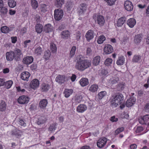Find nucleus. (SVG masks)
<instances>
[{
  "instance_id": "49",
  "label": "nucleus",
  "mask_w": 149,
  "mask_h": 149,
  "mask_svg": "<svg viewBox=\"0 0 149 149\" xmlns=\"http://www.w3.org/2000/svg\"><path fill=\"white\" fill-rule=\"evenodd\" d=\"M56 124L55 123L52 124L48 128V130L49 131L52 132L54 131L56 128Z\"/></svg>"
},
{
  "instance_id": "54",
  "label": "nucleus",
  "mask_w": 149,
  "mask_h": 149,
  "mask_svg": "<svg viewBox=\"0 0 149 149\" xmlns=\"http://www.w3.org/2000/svg\"><path fill=\"white\" fill-rule=\"evenodd\" d=\"M124 130L123 127H121L117 129L115 132V134L117 135Z\"/></svg>"
},
{
  "instance_id": "4",
  "label": "nucleus",
  "mask_w": 149,
  "mask_h": 149,
  "mask_svg": "<svg viewBox=\"0 0 149 149\" xmlns=\"http://www.w3.org/2000/svg\"><path fill=\"white\" fill-rule=\"evenodd\" d=\"M39 85V81L37 79H34L32 80L29 84L30 86L32 89H35L38 87Z\"/></svg>"
},
{
  "instance_id": "50",
  "label": "nucleus",
  "mask_w": 149,
  "mask_h": 149,
  "mask_svg": "<svg viewBox=\"0 0 149 149\" xmlns=\"http://www.w3.org/2000/svg\"><path fill=\"white\" fill-rule=\"evenodd\" d=\"M13 82L11 80L8 81L5 83V86L7 89H9L11 86Z\"/></svg>"
},
{
  "instance_id": "27",
  "label": "nucleus",
  "mask_w": 149,
  "mask_h": 149,
  "mask_svg": "<svg viewBox=\"0 0 149 149\" xmlns=\"http://www.w3.org/2000/svg\"><path fill=\"white\" fill-rule=\"evenodd\" d=\"M126 21L125 17H121L118 19L116 24L118 26H121Z\"/></svg>"
},
{
  "instance_id": "25",
  "label": "nucleus",
  "mask_w": 149,
  "mask_h": 149,
  "mask_svg": "<svg viewBox=\"0 0 149 149\" xmlns=\"http://www.w3.org/2000/svg\"><path fill=\"white\" fill-rule=\"evenodd\" d=\"M80 84L81 85L84 87L88 84V81L87 79L86 78H82L79 81Z\"/></svg>"
},
{
  "instance_id": "18",
  "label": "nucleus",
  "mask_w": 149,
  "mask_h": 149,
  "mask_svg": "<svg viewBox=\"0 0 149 149\" xmlns=\"http://www.w3.org/2000/svg\"><path fill=\"white\" fill-rule=\"evenodd\" d=\"M87 107L86 105L84 104H80L77 107V111L79 113H83L86 111Z\"/></svg>"
},
{
  "instance_id": "51",
  "label": "nucleus",
  "mask_w": 149,
  "mask_h": 149,
  "mask_svg": "<svg viewBox=\"0 0 149 149\" xmlns=\"http://www.w3.org/2000/svg\"><path fill=\"white\" fill-rule=\"evenodd\" d=\"M106 94L105 91H102L98 94V97L100 99H101Z\"/></svg>"
},
{
  "instance_id": "47",
  "label": "nucleus",
  "mask_w": 149,
  "mask_h": 149,
  "mask_svg": "<svg viewBox=\"0 0 149 149\" xmlns=\"http://www.w3.org/2000/svg\"><path fill=\"white\" fill-rule=\"evenodd\" d=\"M107 3V5L109 6H112L115 4L116 0H104Z\"/></svg>"
},
{
  "instance_id": "23",
  "label": "nucleus",
  "mask_w": 149,
  "mask_h": 149,
  "mask_svg": "<svg viewBox=\"0 0 149 149\" xmlns=\"http://www.w3.org/2000/svg\"><path fill=\"white\" fill-rule=\"evenodd\" d=\"M53 27L51 24H46L44 27V31L46 33H49L53 31Z\"/></svg>"
},
{
  "instance_id": "28",
  "label": "nucleus",
  "mask_w": 149,
  "mask_h": 149,
  "mask_svg": "<svg viewBox=\"0 0 149 149\" xmlns=\"http://www.w3.org/2000/svg\"><path fill=\"white\" fill-rule=\"evenodd\" d=\"M70 33L68 31H63L61 34L62 38L63 39H67L70 37Z\"/></svg>"
},
{
  "instance_id": "44",
  "label": "nucleus",
  "mask_w": 149,
  "mask_h": 149,
  "mask_svg": "<svg viewBox=\"0 0 149 149\" xmlns=\"http://www.w3.org/2000/svg\"><path fill=\"white\" fill-rule=\"evenodd\" d=\"M0 13L2 15H4L7 14L8 12L7 8L3 6L0 8Z\"/></svg>"
},
{
  "instance_id": "21",
  "label": "nucleus",
  "mask_w": 149,
  "mask_h": 149,
  "mask_svg": "<svg viewBox=\"0 0 149 149\" xmlns=\"http://www.w3.org/2000/svg\"><path fill=\"white\" fill-rule=\"evenodd\" d=\"M86 4L85 3H83L80 4L78 11L79 14H82L86 10Z\"/></svg>"
},
{
  "instance_id": "42",
  "label": "nucleus",
  "mask_w": 149,
  "mask_h": 149,
  "mask_svg": "<svg viewBox=\"0 0 149 149\" xmlns=\"http://www.w3.org/2000/svg\"><path fill=\"white\" fill-rule=\"evenodd\" d=\"M76 49V47L75 46H73L72 47L70 53V57H72L74 55Z\"/></svg>"
},
{
  "instance_id": "60",
  "label": "nucleus",
  "mask_w": 149,
  "mask_h": 149,
  "mask_svg": "<svg viewBox=\"0 0 149 149\" xmlns=\"http://www.w3.org/2000/svg\"><path fill=\"white\" fill-rule=\"evenodd\" d=\"M144 109L146 111L149 112V103L146 104L144 107Z\"/></svg>"
},
{
  "instance_id": "16",
  "label": "nucleus",
  "mask_w": 149,
  "mask_h": 149,
  "mask_svg": "<svg viewBox=\"0 0 149 149\" xmlns=\"http://www.w3.org/2000/svg\"><path fill=\"white\" fill-rule=\"evenodd\" d=\"M104 52L106 54H109L111 53L113 51V49L111 45H107L105 46L104 48Z\"/></svg>"
},
{
  "instance_id": "7",
  "label": "nucleus",
  "mask_w": 149,
  "mask_h": 149,
  "mask_svg": "<svg viewBox=\"0 0 149 149\" xmlns=\"http://www.w3.org/2000/svg\"><path fill=\"white\" fill-rule=\"evenodd\" d=\"M14 53L15 59L17 61L21 60V56L22 55L21 51L19 49H16L13 51Z\"/></svg>"
},
{
  "instance_id": "35",
  "label": "nucleus",
  "mask_w": 149,
  "mask_h": 149,
  "mask_svg": "<svg viewBox=\"0 0 149 149\" xmlns=\"http://www.w3.org/2000/svg\"><path fill=\"white\" fill-rule=\"evenodd\" d=\"M8 4L10 7L13 8L16 6V3L14 0H8Z\"/></svg>"
},
{
  "instance_id": "48",
  "label": "nucleus",
  "mask_w": 149,
  "mask_h": 149,
  "mask_svg": "<svg viewBox=\"0 0 149 149\" xmlns=\"http://www.w3.org/2000/svg\"><path fill=\"white\" fill-rule=\"evenodd\" d=\"M51 55V53L50 51L47 50L45 52L44 57L45 59H47L50 57Z\"/></svg>"
},
{
  "instance_id": "52",
  "label": "nucleus",
  "mask_w": 149,
  "mask_h": 149,
  "mask_svg": "<svg viewBox=\"0 0 149 149\" xmlns=\"http://www.w3.org/2000/svg\"><path fill=\"white\" fill-rule=\"evenodd\" d=\"M112 60L110 58H107L104 62L105 64L107 66H109L112 63Z\"/></svg>"
},
{
  "instance_id": "11",
  "label": "nucleus",
  "mask_w": 149,
  "mask_h": 149,
  "mask_svg": "<svg viewBox=\"0 0 149 149\" xmlns=\"http://www.w3.org/2000/svg\"><path fill=\"white\" fill-rule=\"evenodd\" d=\"M48 104V101L47 99H45L42 100L39 104V107L40 109H45Z\"/></svg>"
},
{
  "instance_id": "15",
  "label": "nucleus",
  "mask_w": 149,
  "mask_h": 149,
  "mask_svg": "<svg viewBox=\"0 0 149 149\" xmlns=\"http://www.w3.org/2000/svg\"><path fill=\"white\" fill-rule=\"evenodd\" d=\"M30 76V74L28 72H23L21 75V79L24 80L28 81Z\"/></svg>"
},
{
  "instance_id": "63",
  "label": "nucleus",
  "mask_w": 149,
  "mask_h": 149,
  "mask_svg": "<svg viewBox=\"0 0 149 149\" xmlns=\"http://www.w3.org/2000/svg\"><path fill=\"white\" fill-rule=\"evenodd\" d=\"M19 124L22 126H24L25 125V123L24 120L22 119H20L19 120Z\"/></svg>"
},
{
  "instance_id": "13",
  "label": "nucleus",
  "mask_w": 149,
  "mask_h": 149,
  "mask_svg": "<svg viewBox=\"0 0 149 149\" xmlns=\"http://www.w3.org/2000/svg\"><path fill=\"white\" fill-rule=\"evenodd\" d=\"M33 60V57L27 56L24 58L23 60V62L24 64L28 65L32 63Z\"/></svg>"
},
{
  "instance_id": "46",
  "label": "nucleus",
  "mask_w": 149,
  "mask_h": 149,
  "mask_svg": "<svg viewBox=\"0 0 149 149\" xmlns=\"http://www.w3.org/2000/svg\"><path fill=\"white\" fill-rule=\"evenodd\" d=\"M141 56L139 55H134L132 59L134 62H138L141 59Z\"/></svg>"
},
{
  "instance_id": "5",
  "label": "nucleus",
  "mask_w": 149,
  "mask_h": 149,
  "mask_svg": "<svg viewBox=\"0 0 149 149\" xmlns=\"http://www.w3.org/2000/svg\"><path fill=\"white\" fill-rule=\"evenodd\" d=\"M29 101L28 97L22 95L19 97L18 99V102L20 104H26Z\"/></svg>"
},
{
  "instance_id": "14",
  "label": "nucleus",
  "mask_w": 149,
  "mask_h": 149,
  "mask_svg": "<svg viewBox=\"0 0 149 149\" xmlns=\"http://www.w3.org/2000/svg\"><path fill=\"white\" fill-rule=\"evenodd\" d=\"M143 38L142 34H138L135 36L134 38V42L135 44L139 45L141 42Z\"/></svg>"
},
{
  "instance_id": "1",
  "label": "nucleus",
  "mask_w": 149,
  "mask_h": 149,
  "mask_svg": "<svg viewBox=\"0 0 149 149\" xmlns=\"http://www.w3.org/2000/svg\"><path fill=\"white\" fill-rule=\"evenodd\" d=\"M111 106L113 107H116L124 102L123 96L121 94L118 93L112 96L110 100Z\"/></svg>"
},
{
  "instance_id": "12",
  "label": "nucleus",
  "mask_w": 149,
  "mask_h": 149,
  "mask_svg": "<svg viewBox=\"0 0 149 149\" xmlns=\"http://www.w3.org/2000/svg\"><path fill=\"white\" fill-rule=\"evenodd\" d=\"M6 57L7 60L8 61H12L15 59V56L13 51H10L7 52L6 54Z\"/></svg>"
},
{
  "instance_id": "32",
  "label": "nucleus",
  "mask_w": 149,
  "mask_h": 149,
  "mask_svg": "<svg viewBox=\"0 0 149 149\" xmlns=\"http://www.w3.org/2000/svg\"><path fill=\"white\" fill-rule=\"evenodd\" d=\"M72 90L71 89H65L63 93L65 96L68 97L72 93Z\"/></svg>"
},
{
  "instance_id": "53",
  "label": "nucleus",
  "mask_w": 149,
  "mask_h": 149,
  "mask_svg": "<svg viewBox=\"0 0 149 149\" xmlns=\"http://www.w3.org/2000/svg\"><path fill=\"white\" fill-rule=\"evenodd\" d=\"M1 30L2 32L6 33L8 32V28L6 26H3L1 27Z\"/></svg>"
},
{
  "instance_id": "31",
  "label": "nucleus",
  "mask_w": 149,
  "mask_h": 149,
  "mask_svg": "<svg viewBox=\"0 0 149 149\" xmlns=\"http://www.w3.org/2000/svg\"><path fill=\"white\" fill-rule=\"evenodd\" d=\"M64 3V0H56L55 2V5L58 8H60Z\"/></svg>"
},
{
  "instance_id": "41",
  "label": "nucleus",
  "mask_w": 149,
  "mask_h": 149,
  "mask_svg": "<svg viewBox=\"0 0 149 149\" xmlns=\"http://www.w3.org/2000/svg\"><path fill=\"white\" fill-rule=\"evenodd\" d=\"M31 5L33 9H36L38 6L37 1L35 0H31Z\"/></svg>"
},
{
  "instance_id": "34",
  "label": "nucleus",
  "mask_w": 149,
  "mask_h": 149,
  "mask_svg": "<svg viewBox=\"0 0 149 149\" xmlns=\"http://www.w3.org/2000/svg\"><path fill=\"white\" fill-rule=\"evenodd\" d=\"M100 56H97L95 57L93 59V63L94 65H98L100 62Z\"/></svg>"
},
{
  "instance_id": "6",
  "label": "nucleus",
  "mask_w": 149,
  "mask_h": 149,
  "mask_svg": "<svg viewBox=\"0 0 149 149\" xmlns=\"http://www.w3.org/2000/svg\"><path fill=\"white\" fill-rule=\"evenodd\" d=\"M107 141V139L104 137L102 139H100L97 141V147L102 148L106 144Z\"/></svg>"
},
{
  "instance_id": "30",
  "label": "nucleus",
  "mask_w": 149,
  "mask_h": 149,
  "mask_svg": "<svg viewBox=\"0 0 149 149\" xmlns=\"http://www.w3.org/2000/svg\"><path fill=\"white\" fill-rule=\"evenodd\" d=\"M82 96L80 95H76L74 100V103L77 104L80 103L82 99Z\"/></svg>"
},
{
  "instance_id": "17",
  "label": "nucleus",
  "mask_w": 149,
  "mask_h": 149,
  "mask_svg": "<svg viewBox=\"0 0 149 149\" xmlns=\"http://www.w3.org/2000/svg\"><path fill=\"white\" fill-rule=\"evenodd\" d=\"M65 76L63 75H58L56 77V81L60 84L63 83L65 81Z\"/></svg>"
},
{
  "instance_id": "20",
  "label": "nucleus",
  "mask_w": 149,
  "mask_h": 149,
  "mask_svg": "<svg viewBox=\"0 0 149 149\" xmlns=\"http://www.w3.org/2000/svg\"><path fill=\"white\" fill-rule=\"evenodd\" d=\"M135 101V99L134 97H131L127 100L126 105L128 107H130L134 104Z\"/></svg>"
},
{
  "instance_id": "58",
  "label": "nucleus",
  "mask_w": 149,
  "mask_h": 149,
  "mask_svg": "<svg viewBox=\"0 0 149 149\" xmlns=\"http://www.w3.org/2000/svg\"><path fill=\"white\" fill-rule=\"evenodd\" d=\"M73 6V3L71 2H69L67 3V6L68 9H70L71 8H72Z\"/></svg>"
},
{
  "instance_id": "8",
  "label": "nucleus",
  "mask_w": 149,
  "mask_h": 149,
  "mask_svg": "<svg viewBox=\"0 0 149 149\" xmlns=\"http://www.w3.org/2000/svg\"><path fill=\"white\" fill-rule=\"evenodd\" d=\"M95 22L100 26H103L105 23V20L104 17L102 15L97 16L95 20Z\"/></svg>"
},
{
  "instance_id": "22",
  "label": "nucleus",
  "mask_w": 149,
  "mask_h": 149,
  "mask_svg": "<svg viewBox=\"0 0 149 149\" xmlns=\"http://www.w3.org/2000/svg\"><path fill=\"white\" fill-rule=\"evenodd\" d=\"M47 120V119L45 116H42L38 118L37 123L38 125H40L45 123Z\"/></svg>"
},
{
  "instance_id": "45",
  "label": "nucleus",
  "mask_w": 149,
  "mask_h": 149,
  "mask_svg": "<svg viewBox=\"0 0 149 149\" xmlns=\"http://www.w3.org/2000/svg\"><path fill=\"white\" fill-rule=\"evenodd\" d=\"M143 120L145 122V124L149 125V115H146L143 117Z\"/></svg>"
},
{
  "instance_id": "29",
  "label": "nucleus",
  "mask_w": 149,
  "mask_h": 149,
  "mask_svg": "<svg viewBox=\"0 0 149 149\" xmlns=\"http://www.w3.org/2000/svg\"><path fill=\"white\" fill-rule=\"evenodd\" d=\"M35 29L38 33H40L43 31V26L40 24H37L36 26Z\"/></svg>"
},
{
  "instance_id": "39",
  "label": "nucleus",
  "mask_w": 149,
  "mask_h": 149,
  "mask_svg": "<svg viewBox=\"0 0 149 149\" xmlns=\"http://www.w3.org/2000/svg\"><path fill=\"white\" fill-rule=\"evenodd\" d=\"M50 49L53 53H54L56 52L57 48L56 45L53 43H51L50 44Z\"/></svg>"
},
{
  "instance_id": "33",
  "label": "nucleus",
  "mask_w": 149,
  "mask_h": 149,
  "mask_svg": "<svg viewBox=\"0 0 149 149\" xmlns=\"http://www.w3.org/2000/svg\"><path fill=\"white\" fill-rule=\"evenodd\" d=\"M125 58L123 56H120L118 58L116 63L118 65H121L123 64Z\"/></svg>"
},
{
  "instance_id": "9",
  "label": "nucleus",
  "mask_w": 149,
  "mask_h": 149,
  "mask_svg": "<svg viewBox=\"0 0 149 149\" xmlns=\"http://www.w3.org/2000/svg\"><path fill=\"white\" fill-rule=\"evenodd\" d=\"M125 9L128 11H131L133 8V6L132 3L129 1H126L124 3Z\"/></svg>"
},
{
  "instance_id": "43",
  "label": "nucleus",
  "mask_w": 149,
  "mask_h": 149,
  "mask_svg": "<svg viewBox=\"0 0 149 149\" xmlns=\"http://www.w3.org/2000/svg\"><path fill=\"white\" fill-rule=\"evenodd\" d=\"M105 40V38L104 36L102 35L99 36L97 40V42L98 44L102 43Z\"/></svg>"
},
{
  "instance_id": "40",
  "label": "nucleus",
  "mask_w": 149,
  "mask_h": 149,
  "mask_svg": "<svg viewBox=\"0 0 149 149\" xmlns=\"http://www.w3.org/2000/svg\"><path fill=\"white\" fill-rule=\"evenodd\" d=\"M98 87L96 85H93L90 87L89 90L92 92H94L96 91L98 89Z\"/></svg>"
},
{
  "instance_id": "36",
  "label": "nucleus",
  "mask_w": 149,
  "mask_h": 149,
  "mask_svg": "<svg viewBox=\"0 0 149 149\" xmlns=\"http://www.w3.org/2000/svg\"><path fill=\"white\" fill-rule=\"evenodd\" d=\"M6 107V105L5 102L3 101H2L0 104V110L2 111H5Z\"/></svg>"
},
{
  "instance_id": "24",
  "label": "nucleus",
  "mask_w": 149,
  "mask_h": 149,
  "mask_svg": "<svg viewBox=\"0 0 149 149\" xmlns=\"http://www.w3.org/2000/svg\"><path fill=\"white\" fill-rule=\"evenodd\" d=\"M136 23L135 19L133 18H130L127 22V24L129 27L133 28Z\"/></svg>"
},
{
  "instance_id": "57",
  "label": "nucleus",
  "mask_w": 149,
  "mask_h": 149,
  "mask_svg": "<svg viewBox=\"0 0 149 149\" xmlns=\"http://www.w3.org/2000/svg\"><path fill=\"white\" fill-rule=\"evenodd\" d=\"M143 130V129L142 127H137L136 129V133H139L142 131Z\"/></svg>"
},
{
  "instance_id": "59",
  "label": "nucleus",
  "mask_w": 149,
  "mask_h": 149,
  "mask_svg": "<svg viewBox=\"0 0 149 149\" xmlns=\"http://www.w3.org/2000/svg\"><path fill=\"white\" fill-rule=\"evenodd\" d=\"M110 120L112 122H116L118 120V118H115V116H113L111 117Z\"/></svg>"
},
{
  "instance_id": "55",
  "label": "nucleus",
  "mask_w": 149,
  "mask_h": 149,
  "mask_svg": "<svg viewBox=\"0 0 149 149\" xmlns=\"http://www.w3.org/2000/svg\"><path fill=\"white\" fill-rule=\"evenodd\" d=\"M108 74L107 70L104 69H102L101 70L100 74L103 76H106Z\"/></svg>"
},
{
  "instance_id": "19",
  "label": "nucleus",
  "mask_w": 149,
  "mask_h": 149,
  "mask_svg": "<svg viewBox=\"0 0 149 149\" xmlns=\"http://www.w3.org/2000/svg\"><path fill=\"white\" fill-rule=\"evenodd\" d=\"M93 31L91 30H89L87 32L85 36L88 41H89L92 39L94 37Z\"/></svg>"
},
{
  "instance_id": "64",
  "label": "nucleus",
  "mask_w": 149,
  "mask_h": 149,
  "mask_svg": "<svg viewBox=\"0 0 149 149\" xmlns=\"http://www.w3.org/2000/svg\"><path fill=\"white\" fill-rule=\"evenodd\" d=\"M130 149H136L137 148V145L134 144L131 145L130 146Z\"/></svg>"
},
{
  "instance_id": "61",
  "label": "nucleus",
  "mask_w": 149,
  "mask_h": 149,
  "mask_svg": "<svg viewBox=\"0 0 149 149\" xmlns=\"http://www.w3.org/2000/svg\"><path fill=\"white\" fill-rule=\"evenodd\" d=\"M12 42L13 43H15L17 40V37H11Z\"/></svg>"
},
{
  "instance_id": "56",
  "label": "nucleus",
  "mask_w": 149,
  "mask_h": 149,
  "mask_svg": "<svg viewBox=\"0 0 149 149\" xmlns=\"http://www.w3.org/2000/svg\"><path fill=\"white\" fill-rule=\"evenodd\" d=\"M41 11L43 12L46 11L47 10V6L45 4H42L41 5Z\"/></svg>"
},
{
  "instance_id": "38",
  "label": "nucleus",
  "mask_w": 149,
  "mask_h": 149,
  "mask_svg": "<svg viewBox=\"0 0 149 149\" xmlns=\"http://www.w3.org/2000/svg\"><path fill=\"white\" fill-rule=\"evenodd\" d=\"M49 86L48 84L43 83L42 85L41 88L42 91H47L49 89Z\"/></svg>"
},
{
  "instance_id": "2",
  "label": "nucleus",
  "mask_w": 149,
  "mask_h": 149,
  "mask_svg": "<svg viewBox=\"0 0 149 149\" xmlns=\"http://www.w3.org/2000/svg\"><path fill=\"white\" fill-rule=\"evenodd\" d=\"M91 63L87 60L80 59L77 62L75 67L78 70L83 71L88 68L91 65Z\"/></svg>"
},
{
  "instance_id": "10",
  "label": "nucleus",
  "mask_w": 149,
  "mask_h": 149,
  "mask_svg": "<svg viewBox=\"0 0 149 149\" xmlns=\"http://www.w3.org/2000/svg\"><path fill=\"white\" fill-rule=\"evenodd\" d=\"M12 135L15 136L17 138H20L23 132L17 129H15L11 131Z\"/></svg>"
},
{
  "instance_id": "26",
  "label": "nucleus",
  "mask_w": 149,
  "mask_h": 149,
  "mask_svg": "<svg viewBox=\"0 0 149 149\" xmlns=\"http://www.w3.org/2000/svg\"><path fill=\"white\" fill-rule=\"evenodd\" d=\"M43 51V50L41 47L39 46L35 48L34 54L37 56H40L42 53Z\"/></svg>"
},
{
  "instance_id": "62",
  "label": "nucleus",
  "mask_w": 149,
  "mask_h": 149,
  "mask_svg": "<svg viewBox=\"0 0 149 149\" xmlns=\"http://www.w3.org/2000/svg\"><path fill=\"white\" fill-rule=\"evenodd\" d=\"M76 78V75L74 74H72V76L71 77V79L72 81H74Z\"/></svg>"
},
{
  "instance_id": "37",
  "label": "nucleus",
  "mask_w": 149,
  "mask_h": 149,
  "mask_svg": "<svg viewBox=\"0 0 149 149\" xmlns=\"http://www.w3.org/2000/svg\"><path fill=\"white\" fill-rule=\"evenodd\" d=\"M119 81V78L117 77H112L109 80V82L112 84H116Z\"/></svg>"
},
{
  "instance_id": "3",
  "label": "nucleus",
  "mask_w": 149,
  "mask_h": 149,
  "mask_svg": "<svg viewBox=\"0 0 149 149\" xmlns=\"http://www.w3.org/2000/svg\"><path fill=\"white\" fill-rule=\"evenodd\" d=\"M63 10L60 8L55 9L54 11V17L57 21L60 20L63 15Z\"/></svg>"
}]
</instances>
